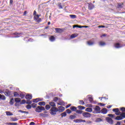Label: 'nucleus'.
<instances>
[{
	"instance_id": "1",
	"label": "nucleus",
	"mask_w": 125,
	"mask_h": 125,
	"mask_svg": "<svg viewBox=\"0 0 125 125\" xmlns=\"http://www.w3.org/2000/svg\"><path fill=\"white\" fill-rule=\"evenodd\" d=\"M120 116H116L114 120L116 121H122V120H124L125 119V113L123 112L122 113H120Z\"/></svg>"
},
{
	"instance_id": "2",
	"label": "nucleus",
	"mask_w": 125,
	"mask_h": 125,
	"mask_svg": "<svg viewBox=\"0 0 125 125\" xmlns=\"http://www.w3.org/2000/svg\"><path fill=\"white\" fill-rule=\"evenodd\" d=\"M41 15H37L34 16L33 19L34 21L37 22V23H41L42 22V19L40 18Z\"/></svg>"
},
{
	"instance_id": "3",
	"label": "nucleus",
	"mask_w": 125,
	"mask_h": 125,
	"mask_svg": "<svg viewBox=\"0 0 125 125\" xmlns=\"http://www.w3.org/2000/svg\"><path fill=\"white\" fill-rule=\"evenodd\" d=\"M51 115H56V112H58V108L56 107H52L50 109Z\"/></svg>"
},
{
	"instance_id": "4",
	"label": "nucleus",
	"mask_w": 125,
	"mask_h": 125,
	"mask_svg": "<svg viewBox=\"0 0 125 125\" xmlns=\"http://www.w3.org/2000/svg\"><path fill=\"white\" fill-rule=\"evenodd\" d=\"M37 113H41L42 111H45V108L43 106H38L35 109Z\"/></svg>"
},
{
	"instance_id": "5",
	"label": "nucleus",
	"mask_w": 125,
	"mask_h": 125,
	"mask_svg": "<svg viewBox=\"0 0 125 125\" xmlns=\"http://www.w3.org/2000/svg\"><path fill=\"white\" fill-rule=\"evenodd\" d=\"M105 121H106L108 124H110V125H113V124H114V121L110 117H106Z\"/></svg>"
},
{
	"instance_id": "6",
	"label": "nucleus",
	"mask_w": 125,
	"mask_h": 125,
	"mask_svg": "<svg viewBox=\"0 0 125 125\" xmlns=\"http://www.w3.org/2000/svg\"><path fill=\"white\" fill-rule=\"evenodd\" d=\"M112 111L113 112H115V115H116V116H120V115H121V111H120L118 108H114L112 109Z\"/></svg>"
},
{
	"instance_id": "7",
	"label": "nucleus",
	"mask_w": 125,
	"mask_h": 125,
	"mask_svg": "<svg viewBox=\"0 0 125 125\" xmlns=\"http://www.w3.org/2000/svg\"><path fill=\"white\" fill-rule=\"evenodd\" d=\"M82 115L84 118H90L91 117V114L88 112H84L82 113Z\"/></svg>"
},
{
	"instance_id": "8",
	"label": "nucleus",
	"mask_w": 125,
	"mask_h": 125,
	"mask_svg": "<svg viewBox=\"0 0 125 125\" xmlns=\"http://www.w3.org/2000/svg\"><path fill=\"white\" fill-rule=\"evenodd\" d=\"M58 112H59V113H62V112H63V111H65V107L61 106L58 107Z\"/></svg>"
},
{
	"instance_id": "9",
	"label": "nucleus",
	"mask_w": 125,
	"mask_h": 125,
	"mask_svg": "<svg viewBox=\"0 0 125 125\" xmlns=\"http://www.w3.org/2000/svg\"><path fill=\"white\" fill-rule=\"evenodd\" d=\"M4 94L6 96H10V95H11V91L6 90V91L4 92Z\"/></svg>"
},
{
	"instance_id": "10",
	"label": "nucleus",
	"mask_w": 125,
	"mask_h": 125,
	"mask_svg": "<svg viewBox=\"0 0 125 125\" xmlns=\"http://www.w3.org/2000/svg\"><path fill=\"white\" fill-rule=\"evenodd\" d=\"M101 113L102 114H104V115H105V114H107V113H108V110L106 108H103L101 110Z\"/></svg>"
},
{
	"instance_id": "11",
	"label": "nucleus",
	"mask_w": 125,
	"mask_h": 125,
	"mask_svg": "<svg viewBox=\"0 0 125 125\" xmlns=\"http://www.w3.org/2000/svg\"><path fill=\"white\" fill-rule=\"evenodd\" d=\"M40 101H42V99L40 98L33 100V102H34V103H38V102H40Z\"/></svg>"
},
{
	"instance_id": "12",
	"label": "nucleus",
	"mask_w": 125,
	"mask_h": 125,
	"mask_svg": "<svg viewBox=\"0 0 125 125\" xmlns=\"http://www.w3.org/2000/svg\"><path fill=\"white\" fill-rule=\"evenodd\" d=\"M117 7V8H123L124 7V3H118Z\"/></svg>"
},
{
	"instance_id": "13",
	"label": "nucleus",
	"mask_w": 125,
	"mask_h": 125,
	"mask_svg": "<svg viewBox=\"0 0 125 125\" xmlns=\"http://www.w3.org/2000/svg\"><path fill=\"white\" fill-rule=\"evenodd\" d=\"M114 46L116 48H121L122 47L120 43H116L114 44Z\"/></svg>"
},
{
	"instance_id": "14",
	"label": "nucleus",
	"mask_w": 125,
	"mask_h": 125,
	"mask_svg": "<svg viewBox=\"0 0 125 125\" xmlns=\"http://www.w3.org/2000/svg\"><path fill=\"white\" fill-rule=\"evenodd\" d=\"M94 8V5L92 3H90L88 5V9L90 10H91V9H93Z\"/></svg>"
},
{
	"instance_id": "15",
	"label": "nucleus",
	"mask_w": 125,
	"mask_h": 125,
	"mask_svg": "<svg viewBox=\"0 0 125 125\" xmlns=\"http://www.w3.org/2000/svg\"><path fill=\"white\" fill-rule=\"evenodd\" d=\"M25 99L27 100H31L32 99V95L27 94L25 96Z\"/></svg>"
},
{
	"instance_id": "16",
	"label": "nucleus",
	"mask_w": 125,
	"mask_h": 125,
	"mask_svg": "<svg viewBox=\"0 0 125 125\" xmlns=\"http://www.w3.org/2000/svg\"><path fill=\"white\" fill-rule=\"evenodd\" d=\"M94 110L95 111L98 112V113H100V112H99V111H100V107H99V106H96V107L94 108Z\"/></svg>"
},
{
	"instance_id": "17",
	"label": "nucleus",
	"mask_w": 125,
	"mask_h": 125,
	"mask_svg": "<svg viewBox=\"0 0 125 125\" xmlns=\"http://www.w3.org/2000/svg\"><path fill=\"white\" fill-rule=\"evenodd\" d=\"M49 40L50 42H53L55 41V38L53 36H51L49 38Z\"/></svg>"
},
{
	"instance_id": "18",
	"label": "nucleus",
	"mask_w": 125,
	"mask_h": 125,
	"mask_svg": "<svg viewBox=\"0 0 125 125\" xmlns=\"http://www.w3.org/2000/svg\"><path fill=\"white\" fill-rule=\"evenodd\" d=\"M49 104L52 107H56V105L55 104V103H54V102H51L49 103Z\"/></svg>"
},
{
	"instance_id": "19",
	"label": "nucleus",
	"mask_w": 125,
	"mask_h": 125,
	"mask_svg": "<svg viewBox=\"0 0 125 125\" xmlns=\"http://www.w3.org/2000/svg\"><path fill=\"white\" fill-rule=\"evenodd\" d=\"M18 120V118L16 117H11V122H16Z\"/></svg>"
},
{
	"instance_id": "20",
	"label": "nucleus",
	"mask_w": 125,
	"mask_h": 125,
	"mask_svg": "<svg viewBox=\"0 0 125 125\" xmlns=\"http://www.w3.org/2000/svg\"><path fill=\"white\" fill-rule=\"evenodd\" d=\"M56 33H62V29L61 28H55Z\"/></svg>"
},
{
	"instance_id": "21",
	"label": "nucleus",
	"mask_w": 125,
	"mask_h": 125,
	"mask_svg": "<svg viewBox=\"0 0 125 125\" xmlns=\"http://www.w3.org/2000/svg\"><path fill=\"white\" fill-rule=\"evenodd\" d=\"M0 99H1V100H5L6 98L4 95L0 94Z\"/></svg>"
},
{
	"instance_id": "22",
	"label": "nucleus",
	"mask_w": 125,
	"mask_h": 125,
	"mask_svg": "<svg viewBox=\"0 0 125 125\" xmlns=\"http://www.w3.org/2000/svg\"><path fill=\"white\" fill-rule=\"evenodd\" d=\"M99 45L101 46H104V45H106V43H105L104 42L101 41L99 42Z\"/></svg>"
},
{
	"instance_id": "23",
	"label": "nucleus",
	"mask_w": 125,
	"mask_h": 125,
	"mask_svg": "<svg viewBox=\"0 0 125 125\" xmlns=\"http://www.w3.org/2000/svg\"><path fill=\"white\" fill-rule=\"evenodd\" d=\"M5 113L7 116H13V113L10 111H6Z\"/></svg>"
},
{
	"instance_id": "24",
	"label": "nucleus",
	"mask_w": 125,
	"mask_h": 125,
	"mask_svg": "<svg viewBox=\"0 0 125 125\" xmlns=\"http://www.w3.org/2000/svg\"><path fill=\"white\" fill-rule=\"evenodd\" d=\"M38 105H40V106H44L45 105V102H40L38 103Z\"/></svg>"
},
{
	"instance_id": "25",
	"label": "nucleus",
	"mask_w": 125,
	"mask_h": 125,
	"mask_svg": "<svg viewBox=\"0 0 125 125\" xmlns=\"http://www.w3.org/2000/svg\"><path fill=\"white\" fill-rule=\"evenodd\" d=\"M6 125H18V124H17V123H6Z\"/></svg>"
},
{
	"instance_id": "26",
	"label": "nucleus",
	"mask_w": 125,
	"mask_h": 125,
	"mask_svg": "<svg viewBox=\"0 0 125 125\" xmlns=\"http://www.w3.org/2000/svg\"><path fill=\"white\" fill-rule=\"evenodd\" d=\"M85 111L86 112H92V108H90V107H88L87 108L85 109Z\"/></svg>"
},
{
	"instance_id": "27",
	"label": "nucleus",
	"mask_w": 125,
	"mask_h": 125,
	"mask_svg": "<svg viewBox=\"0 0 125 125\" xmlns=\"http://www.w3.org/2000/svg\"><path fill=\"white\" fill-rule=\"evenodd\" d=\"M15 102H16V103H19L21 102V99L20 98H15Z\"/></svg>"
},
{
	"instance_id": "28",
	"label": "nucleus",
	"mask_w": 125,
	"mask_h": 125,
	"mask_svg": "<svg viewBox=\"0 0 125 125\" xmlns=\"http://www.w3.org/2000/svg\"><path fill=\"white\" fill-rule=\"evenodd\" d=\"M73 122L76 123H81V119H75L73 120Z\"/></svg>"
},
{
	"instance_id": "29",
	"label": "nucleus",
	"mask_w": 125,
	"mask_h": 125,
	"mask_svg": "<svg viewBox=\"0 0 125 125\" xmlns=\"http://www.w3.org/2000/svg\"><path fill=\"white\" fill-rule=\"evenodd\" d=\"M78 109H80V110H84L85 109V107L83 106L82 105H79L78 106Z\"/></svg>"
},
{
	"instance_id": "30",
	"label": "nucleus",
	"mask_w": 125,
	"mask_h": 125,
	"mask_svg": "<svg viewBox=\"0 0 125 125\" xmlns=\"http://www.w3.org/2000/svg\"><path fill=\"white\" fill-rule=\"evenodd\" d=\"M10 105H13V104H14V99L12 98L9 102Z\"/></svg>"
},
{
	"instance_id": "31",
	"label": "nucleus",
	"mask_w": 125,
	"mask_h": 125,
	"mask_svg": "<svg viewBox=\"0 0 125 125\" xmlns=\"http://www.w3.org/2000/svg\"><path fill=\"white\" fill-rule=\"evenodd\" d=\"M70 110H71V111H77V107H76L75 106H72L70 107Z\"/></svg>"
},
{
	"instance_id": "32",
	"label": "nucleus",
	"mask_w": 125,
	"mask_h": 125,
	"mask_svg": "<svg viewBox=\"0 0 125 125\" xmlns=\"http://www.w3.org/2000/svg\"><path fill=\"white\" fill-rule=\"evenodd\" d=\"M87 43L88 45H93V44H94V42L90 41L87 42Z\"/></svg>"
},
{
	"instance_id": "33",
	"label": "nucleus",
	"mask_w": 125,
	"mask_h": 125,
	"mask_svg": "<svg viewBox=\"0 0 125 125\" xmlns=\"http://www.w3.org/2000/svg\"><path fill=\"white\" fill-rule=\"evenodd\" d=\"M69 16L72 19H76L77 18V16L75 15H70Z\"/></svg>"
},
{
	"instance_id": "34",
	"label": "nucleus",
	"mask_w": 125,
	"mask_h": 125,
	"mask_svg": "<svg viewBox=\"0 0 125 125\" xmlns=\"http://www.w3.org/2000/svg\"><path fill=\"white\" fill-rule=\"evenodd\" d=\"M62 117L63 118V117H66L67 116V113L66 112H64L63 113H62L61 114Z\"/></svg>"
},
{
	"instance_id": "35",
	"label": "nucleus",
	"mask_w": 125,
	"mask_h": 125,
	"mask_svg": "<svg viewBox=\"0 0 125 125\" xmlns=\"http://www.w3.org/2000/svg\"><path fill=\"white\" fill-rule=\"evenodd\" d=\"M69 119H70V120H74V119H76V116H75V115H70L69 116Z\"/></svg>"
},
{
	"instance_id": "36",
	"label": "nucleus",
	"mask_w": 125,
	"mask_h": 125,
	"mask_svg": "<svg viewBox=\"0 0 125 125\" xmlns=\"http://www.w3.org/2000/svg\"><path fill=\"white\" fill-rule=\"evenodd\" d=\"M26 108L28 110H30V109H32V105L28 104V105H26Z\"/></svg>"
},
{
	"instance_id": "37",
	"label": "nucleus",
	"mask_w": 125,
	"mask_h": 125,
	"mask_svg": "<svg viewBox=\"0 0 125 125\" xmlns=\"http://www.w3.org/2000/svg\"><path fill=\"white\" fill-rule=\"evenodd\" d=\"M76 112L77 113V114H83V110H76Z\"/></svg>"
},
{
	"instance_id": "38",
	"label": "nucleus",
	"mask_w": 125,
	"mask_h": 125,
	"mask_svg": "<svg viewBox=\"0 0 125 125\" xmlns=\"http://www.w3.org/2000/svg\"><path fill=\"white\" fill-rule=\"evenodd\" d=\"M20 97H21V98L22 99H23V98H24V97H25V94L23 93H21L20 94Z\"/></svg>"
},
{
	"instance_id": "39",
	"label": "nucleus",
	"mask_w": 125,
	"mask_h": 125,
	"mask_svg": "<svg viewBox=\"0 0 125 125\" xmlns=\"http://www.w3.org/2000/svg\"><path fill=\"white\" fill-rule=\"evenodd\" d=\"M26 103V100H22L21 102L20 103L21 105H23V104H25Z\"/></svg>"
},
{
	"instance_id": "40",
	"label": "nucleus",
	"mask_w": 125,
	"mask_h": 125,
	"mask_svg": "<svg viewBox=\"0 0 125 125\" xmlns=\"http://www.w3.org/2000/svg\"><path fill=\"white\" fill-rule=\"evenodd\" d=\"M45 109H46V110H49V109H50V105H49V104L46 105Z\"/></svg>"
},
{
	"instance_id": "41",
	"label": "nucleus",
	"mask_w": 125,
	"mask_h": 125,
	"mask_svg": "<svg viewBox=\"0 0 125 125\" xmlns=\"http://www.w3.org/2000/svg\"><path fill=\"white\" fill-rule=\"evenodd\" d=\"M14 97H17V96H19V94L18 93V92H14Z\"/></svg>"
},
{
	"instance_id": "42",
	"label": "nucleus",
	"mask_w": 125,
	"mask_h": 125,
	"mask_svg": "<svg viewBox=\"0 0 125 125\" xmlns=\"http://www.w3.org/2000/svg\"><path fill=\"white\" fill-rule=\"evenodd\" d=\"M26 103L27 104H28V105H31V104H32V101H31L30 100H27L26 102Z\"/></svg>"
},
{
	"instance_id": "43",
	"label": "nucleus",
	"mask_w": 125,
	"mask_h": 125,
	"mask_svg": "<svg viewBox=\"0 0 125 125\" xmlns=\"http://www.w3.org/2000/svg\"><path fill=\"white\" fill-rule=\"evenodd\" d=\"M80 105H84V102L83 100H80L79 101Z\"/></svg>"
},
{
	"instance_id": "44",
	"label": "nucleus",
	"mask_w": 125,
	"mask_h": 125,
	"mask_svg": "<svg viewBox=\"0 0 125 125\" xmlns=\"http://www.w3.org/2000/svg\"><path fill=\"white\" fill-rule=\"evenodd\" d=\"M58 97H54V99H53V101H54V102H57V101H58Z\"/></svg>"
},
{
	"instance_id": "45",
	"label": "nucleus",
	"mask_w": 125,
	"mask_h": 125,
	"mask_svg": "<svg viewBox=\"0 0 125 125\" xmlns=\"http://www.w3.org/2000/svg\"><path fill=\"white\" fill-rule=\"evenodd\" d=\"M58 6H59V8L60 9H62V8H63V7L62 6V5L61 4V3H59Z\"/></svg>"
},
{
	"instance_id": "46",
	"label": "nucleus",
	"mask_w": 125,
	"mask_h": 125,
	"mask_svg": "<svg viewBox=\"0 0 125 125\" xmlns=\"http://www.w3.org/2000/svg\"><path fill=\"white\" fill-rule=\"evenodd\" d=\"M99 99H100L102 101L103 99H105V100H107V98L106 97H99Z\"/></svg>"
},
{
	"instance_id": "47",
	"label": "nucleus",
	"mask_w": 125,
	"mask_h": 125,
	"mask_svg": "<svg viewBox=\"0 0 125 125\" xmlns=\"http://www.w3.org/2000/svg\"><path fill=\"white\" fill-rule=\"evenodd\" d=\"M97 123H99L100 122H102V119L101 118H97L96 120Z\"/></svg>"
},
{
	"instance_id": "48",
	"label": "nucleus",
	"mask_w": 125,
	"mask_h": 125,
	"mask_svg": "<svg viewBox=\"0 0 125 125\" xmlns=\"http://www.w3.org/2000/svg\"><path fill=\"white\" fill-rule=\"evenodd\" d=\"M86 124L87 125H90V124H92V121H87L86 122Z\"/></svg>"
},
{
	"instance_id": "49",
	"label": "nucleus",
	"mask_w": 125,
	"mask_h": 125,
	"mask_svg": "<svg viewBox=\"0 0 125 125\" xmlns=\"http://www.w3.org/2000/svg\"><path fill=\"white\" fill-rule=\"evenodd\" d=\"M108 117H110V118H113L114 116H115V114H109L107 115Z\"/></svg>"
},
{
	"instance_id": "50",
	"label": "nucleus",
	"mask_w": 125,
	"mask_h": 125,
	"mask_svg": "<svg viewBox=\"0 0 125 125\" xmlns=\"http://www.w3.org/2000/svg\"><path fill=\"white\" fill-rule=\"evenodd\" d=\"M31 107H33V108H36L37 107V104L33 103L31 104Z\"/></svg>"
},
{
	"instance_id": "51",
	"label": "nucleus",
	"mask_w": 125,
	"mask_h": 125,
	"mask_svg": "<svg viewBox=\"0 0 125 125\" xmlns=\"http://www.w3.org/2000/svg\"><path fill=\"white\" fill-rule=\"evenodd\" d=\"M88 100L89 101H90V102H92L93 101V98H92V97H89Z\"/></svg>"
},
{
	"instance_id": "52",
	"label": "nucleus",
	"mask_w": 125,
	"mask_h": 125,
	"mask_svg": "<svg viewBox=\"0 0 125 125\" xmlns=\"http://www.w3.org/2000/svg\"><path fill=\"white\" fill-rule=\"evenodd\" d=\"M40 116H41V117H46V114L43 113H40Z\"/></svg>"
},
{
	"instance_id": "53",
	"label": "nucleus",
	"mask_w": 125,
	"mask_h": 125,
	"mask_svg": "<svg viewBox=\"0 0 125 125\" xmlns=\"http://www.w3.org/2000/svg\"><path fill=\"white\" fill-rule=\"evenodd\" d=\"M66 112L67 114H71V113H72V111L69 109L66 110Z\"/></svg>"
},
{
	"instance_id": "54",
	"label": "nucleus",
	"mask_w": 125,
	"mask_h": 125,
	"mask_svg": "<svg viewBox=\"0 0 125 125\" xmlns=\"http://www.w3.org/2000/svg\"><path fill=\"white\" fill-rule=\"evenodd\" d=\"M71 39H75V38H76V36L75 34H72L71 36H70Z\"/></svg>"
},
{
	"instance_id": "55",
	"label": "nucleus",
	"mask_w": 125,
	"mask_h": 125,
	"mask_svg": "<svg viewBox=\"0 0 125 125\" xmlns=\"http://www.w3.org/2000/svg\"><path fill=\"white\" fill-rule=\"evenodd\" d=\"M121 111H122L123 112H125V107H121L120 108Z\"/></svg>"
},
{
	"instance_id": "56",
	"label": "nucleus",
	"mask_w": 125,
	"mask_h": 125,
	"mask_svg": "<svg viewBox=\"0 0 125 125\" xmlns=\"http://www.w3.org/2000/svg\"><path fill=\"white\" fill-rule=\"evenodd\" d=\"M63 104H64V103H63V102H61V103H58V105H60V106H62V105H63Z\"/></svg>"
},
{
	"instance_id": "57",
	"label": "nucleus",
	"mask_w": 125,
	"mask_h": 125,
	"mask_svg": "<svg viewBox=\"0 0 125 125\" xmlns=\"http://www.w3.org/2000/svg\"><path fill=\"white\" fill-rule=\"evenodd\" d=\"M115 125H121V122L120 121H118Z\"/></svg>"
},
{
	"instance_id": "58",
	"label": "nucleus",
	"mask_w": 125,
	"mask_h": 125,
	"mask_svg": "<svg viewBox=\"0 0 125 125\" xmlns=\"http://www.w3.org/2000/svg\"><path fill=\"white\" fill-rule=\"evenodd\" d=\"M33 15L34 16H36V15H37V12L36 11V10L34 11Z\"/></svg>"
},
{
	"instance_id": "59",
	"label": "nucleus",
	"mask_w": 125,
	"mask_h": 125,
	"mask_svg": "<svg viewBox=\"0 0 125 125\" xmlns=\"http://www.w3.org/2000/svg\"><path fill=\"white\" fill-rule=\"evenodd\" d=\"M83 27H85V28H87V26H79L78 25V28H83Z\"/></svg>"
},
{
	"instance_id": "60",
	"label": "nucleus",
	"mask_w": 125,
	"mask_h": 125,
	"mask_svg": "<svg viewBox=\"0 0 125 125\" xmlns=\"http://www.w3.org/2000/svg\"><path fill=\"white\" fill-rule=\"evenodd\" d=\"M71 106V104H68L66 106V108L67 109V108H69V107Z\"/></svg>"
},
{
	"instance_id": "61",
	"label": "nucleus",
	"mask_w": 125,
	"mask_h": 125,
	"mask_svg": "<svg viewBox=\"0 0 125 125\" xmlns=\"http://www.w3.org/2000/svg\"><path fill=\"white\" fill-rule=\"evenodd\" d=\"M98 28H105V26L104 25H99Z\"/></svg>"
},
{
	"instance_id": "62",
	"label": "nucleus",
	"mask_w": 125,
	"mask_h": 125,
	"mask_svg": "<svg viewBox=\"0 0 125 125\" xmlns=\"http://www.w3.org/2000/svg\"><path fill=\"white\" fill-rule=\"evenodd\" d=\"M98 104L100 105L101 106H105V104H102L101 103H100Z\"/></svg>"
},
{
	"instance_id": "63",
	"label": "nucleus",
	"mask_w": 125,
	"mask_h": 125,
	"mask_svg": "<svg viewBox=\"0 0 125 125\" xmlns=\"http://www.w3.org/2000/svg\"><path fill=\"white\" fill-rule=\"evenodd\" d=\"M19 112L20 113H25V111H24L23 110H19Z\"/></svg>"
},
{
	"instance_id": "64",
	"label": "nucleus",
	"mask_w": 125,
	"mask_h": 125,
	"mask_svg": "<svg viewBox=\"0 0 125 125\" xmlns=\"http://www.w3.org/2000/svg\"><path fill=\"white\" fill-rule=\"evenodd\" d=\"M29 125H35V123L34 122H31L29 124Z\"/></svg>"
}]
</instances>
